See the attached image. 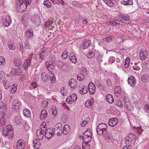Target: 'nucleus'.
<instances>
[{
  "label": "nucleus",
  "mask_w": 149,
  "mask_h": 149,
  "mask_svg": "<svg viewBox=\"0 0 149 149\" xmlns=\"http://www.w3.org/2000/svg\"><path fill=\"white\" fill-rule=\"evenodd\" d=\"M115 93L120 94L121 93V88L119 86H115L114 89Z\"/></svg>",
  "instance_id": "52"
},
{
  "label": "nucleus",
  "mask_w": 149,
  "mask_h": 149,
  "mask_svg": "<svg viewBox=\"0 0 149 149\" xmlns=\"http://www.w3.org/2000/svg\"><path fill=\"white\" fill-rule=\"evenodd\" d=\"M8 46L10 49L13 50L15 49V46L14 42L11 40L8 41L7 43Z\"/></svg>",
  "instance_id": "23"
},
{
  "label": "nucleus",
  "mask_w": 149,
  "mask_h": 149,
  "mask_svg": "<svg viewBox=\"0 0 149 149\" xmlns=\"http://www.w3.org/2000/svg\"><path fill=\"white\" fill-rule=\"evenodd\" d=\"M6 63L5 60L3 56H0V65H3Z\"/></svg>",
  "instance_id": "56"
},
{
  "label": "nucleus",
  "mask_w": 149,
  "mask_h": 149,
  "mask_svg": "<svg viewBox=\"0 0 149 149\" xmlns=\"http://www.w3.org/2000/svg\"><path fill=\"white\" fill-rule=\"evenodd\" d=\"M81 72L79 73L77 76V79L79 81L84 80L85 75L87 73L86 69L84 67H82L81 69Z\"/></svg>",
  "instance_id": "5"
},
{
  "label": "nucleus",
  "mask_w": 149,
  "mask_h": 149,
  "mask_svg": "<svg viewBox=\"0 0 149 149\" xmlns=\"http://www.w3.org/2000/svg\"><path fill=\"white\" fill-rule=\"evenodd\" d=\"M47 116V111L45 109L42 110L40 118V120H42L45 119Z\"/></svg>",
  "instance_id": "26"
},
{
  "label": "nucleus",
  "mask_w": 149,
  "mask_h": 149,
  "mask_svg": "<svg viewBox=\"0 0 149 149\" xmlns=\"http://www.w3.org/2000/svg\"><path fill=\"white\" fill-rule=\"evenodd\" d=\"M29 60L26 59L24 62V67L26 70L30 66L31 62Z\"/></svg>",
  "instance_id": "36"
},
{
  "label": "nucleus",
  "mask_w": 149,
  "mask_h": 149,
  "mask_svg": "<svg viewBox=\"0 0 149 149\" xmlns=\"http://www.w3.org/2000/svg\"><path fill=\"white\" fill-rule=\"evenodd\" d=\"M114 19H115V21H116V22H121L122 23H125V22H124V21H123V20L121 18L119 17L118 18V17H116L115 18H114Z\"/></svg>",
  "instance_id": "63"
},
{
  "label": "nucleus",
  "mask_w": 149,
  "mask_h": 149,
  "mask_svg": "<svg viewBox=\"0 0 149 149\" xmlns=\"http://www.w3.org/2000/svg\"><path fill=\"white\" fill-rule=\"evenodd\" d=\"M25 48L26 49H31V47L29 42L26 40L25 42Z\"/></svg>",
  "instance_id": "47"
},
{
  "label": "nucleus",
  "mask_w": 149,
  "mask_h": 149,
  "mask_svg": "<svg viewBox=\"0 0 149 149\" xmlns=\"http://www.w3.org/2000/svg\"><path fill=\"white\" fill-rule=\"evenodd\" d=\"M141 80L143 82L147 83L149 80V77L146 75H143L141 77Z\"/></svg>",
  "instance_id": "32"
},
{
  "label": "nucleus",
  "mask_w": 149,
  "mask_h": 149,
  "mask_svg": "<svg viewBox=\"0 0 149 149\" xmlns=\"http://www.w3.org/2000/svg\"><path fill=\"white\" fill-rule=\"evenodd\" d=\"M22 63V61L18 57H16L14 59V64L15 66H19Z\"/></svg>",
  "instance_id": "25"
},
{
  "label": "nucleus",
  "mask_w": 149,
  "mask_h": 149,
  "mask_svg": "<svg viewBox=\"0 0 149 149\" xmlns=\"http://www.w3.org/2000/svg\"><path fill=\"white\" fill-rule=\"evenodd\" d=\"M23 128L26 131H28L30 129V127L29 124L26 122H25L24 124Z\"/></svg>",
  "instance_id": "46"
},
{
  "label": "nucleus",
  "mask_w": 149,
  "mask_h": 149,
  "mask_svg": "<svg viewBox=\"0 0 149 149\" xmlns=\"http://www.w3.org/2000/svg\"><path fill=\"white\" fill-rule=\"evenodd\" d=\"M43 4L48 8H50L52 6L51 3L49 1L47 0H44Z\"/></svg>",
  "instance_id": "40"
},
{
  "label": "nucleus",
  "mask_w": 149,
  "mask_h": 149,
  "mask_svg": "<svg viewBox=\"0 0 149 149\" xmlns=\"http://www.w3.org/2000/svg\"><path fill=\"white\" fill-rule=\"evenodd\" d=\"M128 84L131 86L134 87L136 84V79L134 77L132 76L129 77L127 79Z\"/></svg>",
  "instance_id": "10"
},
{
  "label": "nucleus",
  "mask_w": 149,
  "mask_h": 149,
  "mask_svg": "<svg viewBox=\"0 0 149 149\" xmlns=\"http://www.w3.org/2000/svg\"><path fill=\"white\" fill-rule=\"evenodd\" d=\"M61 93L62 95L63 96H66L68 94L67 91L63 87L61 88Z\"/></svg>",
  "instance_id": "58"
},
{
  "label": "nucleus",
  "mask_w": 149,
  "mask_h": 149,
  "mask_svg": "<svg viewBox=\"0 0 149 149\" xmlns=\"http://www.w3.org/2000/svg\"><path fill=\"white\" fill-rule=\"evenodd\" d=\"M144 109L145 112L149 113V104H146L144 106Z\"/></svg>",
  "instance_id": "60"
},
{
  "label": "nucleus",
  "mask_w": 149,
  "mask_h": 149,
  "mask_svg": "<svg viewBox=\"0 0 149 149\" xmlns=\"http://www.w3.org/2000/svg\"><path fill=\"white\" fill-rule=\"evenodd\" d=\"M107 100L109 103H112L114 101V99L112 96L110 94L107 95L106 96Z\"/></svg>",
  "instance_id": "29"
},
{
  "label": "nucleus",
  "mask_w": 149,
  "mask_h": 149,
  "mask_svg": "<svg viewBox=\"0 0 149 149\" xmlns=\"http://www.w3.org/2000/svg\"><path fill=\"white\" fill-rule=\"evenodd\" d=\"M118 17L121 18V19L123 20V21L126 22L129 20L130 18L129 16L126 14H120L118 15Z\"/></svg>",
  "instance_id": "27"
},
{
  "label": "nucleus",
  "mask_w": 149,
  "mask_h": 149,
  "mask_svg": "<svg viewBox=\"0 0 149 149\" xmlns=\"http://www.w3.org/2000/svg\"><path fill=\"white\" fill-rule=\"evenodd\" d=\"M121 3L122 4L126 6L131 5L133 3L132 0H122Z\"/></svg>",
  "instance_id": "28"
},
{
  "label": "nucleus",
  "mask_w": 149,
  "mask_h": 149,
  "mask_svg": "<svg viewBox=\"0 0 149 149\" xmlns=\"http://www.w3.org/2000/svg\"><path fill=\"white\" fill-rule=\"evenodd\" d=\"M18 46L19 47L18 48L19 51L21 52L22 54H23L24 53V50L23 45L21 43H20L18 44Z\"/></svg>",
  "instance_id": "42"
},
{
  "label": "nucleus",
  "mask_w": 149,
  "mask_h": 149,
  "mask_svg": "<svg viewBox=\"0 0 149 149\" xmlns=\"http://www.w3.org/2000/svg\"><path fill=\"white\" fill-rule=\"evenodd\" d=\"M46 54H42V53H39L38 56L39 58L42 61L44 59V58Z\"/></svg>",
  "instance_id": "61"
},
{
  "label": "nucleus",
  "mask_w": 149,
  "mask_h": 149,
  "mask_svg": "<svg viewBox=\"0 0 149 149\" xmlns=\"http://www.w3.org/2000/svg\"><path fill=\"white\" fill-rule=\"evenodd\" d=\"M107 85L108 86H112V83L111 82L110 79H108L106 80Z\"/></svg>",
  "instance_id": "64"
},
{
  "label": "nucleus",
  "mask_w": 149,
  "mask_h": 149,
  "mask_svg": "<svg viewBox=\"0 0 149 149\" xmlns=\"http://www.w3.org/2000/svg\"><path fill=\"white\" fill-rule=\"evenodd\" d=\"M63 132L65 134H68L70 131L69 126L68 125H65L63 128Z\"/></svg>",
  "instance_id": "30"
},
{
  "label": "nucleus",
  "mask_w": 149,
  "mask_h": 149,
  "mask_svg": "<svg viewBox=\"0 0 149 149\" xmlns=\"http://www.w3.org/2000/svg\"><path fill=\"white\" fill-rule=\"evenodd\" d=\"M29 4L25 3H23L22 1L17 2V0H16L15 6L17 10L20 12L24 11L27 9V6Z\"/></svg>",
  "instance_id": "1"
},
{
  "label": "nucleus",
  "mask_w": 149,
  "mask_h": 149,
  "mask_svg": "<svg viewBox=\"0 0 149 149\" xmlns=\"http://www.w3.org/2000/svg\"><path fill=\"white\" fill-rule=\"evenodd\" d=\"M112 40V38L111 37L104 38L103 39V43L105 44L107 42H109Z\"/></svg>",
  "instance_id": "51"
},
{
  "label": "nucleus",
  "mask_w": 149,
  "mask_h": 149,
  "mask_svg": "<svg viewBox=\"0 0 149 149\" xmlns=\"http://www.w3.org/2000/svg\"><path fill=\"white\" fill-rule=\"evenodd\" d=\"M2 132L3 134L5 136L9 135V136L12 137L13 135V131L10 125H8L6 127H4Z\"/></svg>",
  "instance_id": "3"
},
{
  "label": "nucleus",
  "mask_w": 149,
  "mask_h": 149,
  "mask_svg": "<svg viewBox=\"0 0 149 149\" xmlns=\"http://www.w3.org/2000/svg\"><path fill=\"white\" fill-rule=\"evenodd\" d=\"M130 64V58L129 57H127L125 60L124 67L125 68H127L129 66Z\"/></svg>",
  "instance_id": "44"
},
{
  "label": "nucleus",
  "mask_w": 149,
  "mask_h": 149,
  "mask_svg": "<svg viewBox=\"0 0 149 149\" xmlns=\"http://www.w3.org/2000/svg\"><path fill=\"white\" fill-rule=\"evenodd\" d=\"M87 143H83L82 144V148L83 149H90V147L88 146Z\"/></svg>",
  "instance_id": "54"
},
{
  "label": "nucleus",
  "mask_w": 149,
  "mask_h": 149,
  "mask_svg": "<svg viewBox=\"0 0 149 149\" xmlns=\"http://www.w3.org/2000/svg\"><path fill=\"white\" fill-rule=\"evenodd\" d=\"M33 34V30L31 29H28L25 32V36L27 38L32 37Z\"/></svg>",
  "instance_id": "21"
},
{
  "label": "nucleus",
  "mask_w": 149,
  "mask_h": 149,
  "mask_svg": "<svg viewBox=\"0 0 149 149\" xmlns=\"http://www.w3.org/2000/svg\"><path fill=\"white\" fill-rule=\"evenodd\" d=\"M25 15H24L22 17V22L23 23L24 26H26V24L28 22V19L27 18H25Z\"/></svg>",
  "instance_id": "43"
},
{
  "label": "nucleus",
  "mask_w": 149,
  "mask_h": 149,
  "mask_svg": "<svg viewBox=\"0 0 149 149\" xmlns=\"http://www.w3.org/2000/svg\"><path fill=\"white\" fill-rule=\"evenodd\" d=\"M88 89L91 94H93L95 91V87L94 84L92 82L89 83L88 85Z\"/></svg>",
  "instance_id": "14"
},
{
  "label": "nucleus",
  "mask_w": 149,
  "mask_h": 149,
  "mask_svg": "<svg viewBox=\"0 0 149 149\" xmlns=\"http://www.w3.org/2000/svg\"><path fill=\"white\" fill-rule=\"evenodd\" d=\"M33 146L35 149H39L40 146V142L38 139H35L33 141Z\"/></svg>",
  "instance_id": "20"
},
{
  "label": "nucleus",
  "mask_w": 149,
  "mask_h": 149,
  "mask_svg": "<svg viewBox=\"0 0 149 149\" xmlns=\"http://www.w3.org/2000/svg\"><path fill=\"white\" fill-rule=\"evenodd\" d=\"M45 65L47 70L50 72H52L54 68L53 63L50 61H47L46 62Z\"/></svg>",
  "instance_id": "18"
},
{
  "label": "nucleus",
  "mask_w": 149,
  "mask_h": 149,
  "mask_svg": "<svg viewBox=\"0 0 149 149\" xmlns=\"http://www.w3.org/2000/svg\"><path fill=\"white\" fill-rule=\"evenodd\" d=\"M91 43L90 40L84 39L82 40V43L81 46V48L85 49L88 48Z\"/></svg>",
  "instance_id": "9"
},
{
  "label": "nucleus",
  "mask_w": 149,
  "mask_h": 149,
  "mask_svg": "<svg viewBox=\"0 0 149 149\" xmlns=\"http://www.w3.org/2000/svg\"><path fill=\"white\" fill-rule=\"evenodd\" d=\"M45 133V136L47 139H50L54 136L55 133V131H54L52 128L46 129Z\"/></svg>",
  "instance_id": "6"
},
{
  "label": "nucleus",
  "mask_w": 149,
  "mask_h": 149,
  "mask_svg": "<svg viewBox=\"0 0 149 149\" xmlns=\"http://www.w3.org/2000/svg\"><path fill=\"white\" fill-rule=\"evenodd\" d=\"M21 104V103L19 100H15L13 101L12 103V108L16 109H19L20 108Z\"/></svg>",
  "instance_id": "15"
},
{
  "label": "nucleus",
  "mask_w": 149,
  "mask_h": 149,
  "mask_svg": "<svg viewBox=\"0 0 149 149\" xmlns=\"http://www.w3.org/2000/svg\"><path fill=\"white\" fill-rule=\"evenodd\" d=\"M148 55V53L145 49H143L141 50L139 54V57L141 60H145L147 58Z\"/></svg>",
  "instance_id": "13"
},
{
  "label": "nucleus",
  "mask_w": 149,
  "mask_h": 149,
  "mask_svg": "<svg viewBox=\"0 0 149 149\" xmlns=\"http://www.w3.org/2000/svg\"><path fill=\"white\" fill-rule=\"evenodd\" d=\"M107 129V125L106 124L102 123L99 124L96 128L97 132L99 135H101L102 134H105Z\"/></svg>",
  "instance_id": "2"
},
{
  "label": "nucleus",
  "mask_w": 149,
  "mask_h": 149,
  "mask_svg": "<svg viewBox=\"0 0 149 149\" xmlns=\"http://www.w3.org/2000/svg\"><path fill=\"white\" fill-rule=\"evenodd\" d=\"M72 4L74 6L78 8L80 7L81 6V4L79 2L76 1H73L72 2Z\"/></svg>",
  "instance_id": "55"
},
{
  "label": "nucleus",
  "mask_w": 149,
  "mask_h": 149,
  "mask_svg": "<svg viewBox=\"0 0 149 149\" xmlns=\"http://www.w3.org/2000/svg\"><path fill=\"white\" fill-rule=\"evenodd\" d=\"M92 132L89 129L86 130L83 135L82 139L84 140L89 143L91 140Z\"/></svg>",
  "instance_id": "4"
},
{
  "label": "nucleus",
  "mask_w": 149,
  "mask_h": 149,
  "mask_svg": "<svg viewBox=\"0 0 149 149\" xmlns=\"http://www.w3.org/2000/svg\"><path fill=\"white\" fill-rule=\"evenodd\" d=\"M95 56L94 53L91 52H89L86 55V56L88 58H91L94 57Z\"/></svg>",
  "instance_id": "57"
},
{
  "label": "nucleus",
  "mask_w": 149,
  "mask_h": 149,
  "mask_svg": "<svg viewBox=\"0 0 149 149\" xmlns=\"http://www.w3.org/2000/svg\"><path fill=\"white\" fill-rule=\"evenodd\" d=\"M50 80L52 83L55 82L56 81V77L54 74L51 72L50 74Z\"/></svg>",
  "instance_id": "48"
},
{
  "label": "nucleus",
  "mask_w": 149,
  "mask_h": 149,
  "mask_svg": "<svg viewBox=\"0 0 149 149\" xmlns=\"http://www.w3.org/2000/svg\"><path fill=\"white\" fill-rule=\"evenodd\" d=\"M77 99V96L75 94H71L68 96L66 99V102L70 104H71L75 102Z\"/></svg>",
  "instance_id": "7"
},
{
  "label": "nucleus",
  "mask_w": 149,
  "mask_h": 149,
  "mask_svg": "<svg viewBox=\"0 0 149 149\" xmlns=\"http://www.w3.org/2000/svg\"><path fill=\"white\" fill-rule=\"evenodd\" d=\"M62 125L61 123H57L55 126L54 128L53 129L54 131L58 130L57 132H62Z\"/></svg>",
  "instance_id": "24"
},
{
  "label": "nucleus",
  "mask_w": 149,
  "mask_h": 149,
  "mask_svg": "<svg viewBox=\"0 0 149 149\" xmlns=\"http://www.w3.org/2000/svg\"><path fill=\"white\" fill-rule=\"evenodd\" d=\"M115 61V58L113 56L110 57L109 59V63L112 64V63H113Z\"/></svg>",
  "instance_id": "62"
},
{
  "label": "nucleus",
  "mask_w": 149,
  "mask_h": 149,
  "mask_svg": "<svg viewBox=\"0 0 149 149\" xmlns=\"http://www.w3.org/2000/svg\"><path fill=\"white\" fill-rule=\"evenodd\" d=\"M88 92V89L87 86H85L82 87V89L79 90V92L81 95L85 94L87 93Z\"/></svg>",
  "instance_id": "31"
},
{
  "label": "nucleus",
  "mask_w": 149,
  "mask_h": 149,
  "mask_svg": "<svg viewBox=\"0 0 149 149\" xmlns=\"http://www.w3.org/2000/svg\"><path fill=\"white\" fill-rule=\"evenodd\" d=\"M52 23V22L51 20H49L46 22L45 24V26L46 27H49L50 26Z\"/></svg>",
  "instance_id": "59"
},
{
  "label": "nucleus",
  "mask_w": 149,
  "mask_h": 149,
  "mask_svg": "<svg viewBox=\"0 0 149 149\" xmlns=\"http://www.w3.org/2000/svg\"><path fill=\"white\" fill-rule=\"evenodd\" d=\"M71 55L70 56V61L73 63H75L77 62V59L76 56L74 55Z\"/></svg>",
  "instance_id": "39"
},
{
  "label": "nucleus",
  "mask_w": 149,
  "mask_h": 149,
  "mask_svg": "<svg viewBox=\"0 0 149 149\" xmlns=\"http://www.w3.org/2000/svg\"><path fill=\"white\" fill-rule=\"evenodd\" d=\"M136 136L133 133H131L128 135V138L130 139V141H132L133 140L136 139Z\"/></svg>",
  "instance_id": "41"
},
{
  "label": "nucleus",
  "mask_w": 149,
  "mask_h": 149,
  "mask_svg": "<svg viewBox=\"0 0 149 149\" xmlns=\"http://www.w3.org/2000/svg\"><path fill=\"white\" fill-rule=\"evenodd\" d=\"M3 25L4 27L9 26L11 23L10 17L8 15L3 16L2 18Z\"/></svg>",
  "instance_id": "8"
},
{
  "label": "nucleus",
  "mask_w": 149,
  "mask_h": 149,
  "mask_svg": "<svg viewBox=\"0 0 149 149\" xmlns=\"http://www.w3.org/2000/svg\"><path fill=\"white\" fill-rule=\"evenodd\" d=\"M107 24L109 25H113L116 24H119V23L118 22H116L114 19L113 20V21H108Z\"/></svg>",
  "instance_id": "49"
},
{
  "label": "nucleus",
  "mask_w": 149,
  "mask_h": 149,
  "mask_svg": "<svg viewBox=\"0 0 149 149\" xmlns=\"http://www.w3.org/2000/svg\"><path fill=\"white\" fill-rule=\"evenodd\" d=\"M2 82L4 85V88L5 89H8L10 86V82L7 80L3 81Z\"/></svg>",
  "instance_id": "35"
},
{
  "label": "nucleus",
  "mask_w": 149,
  "mask_h": 149,
  "mask_svg": "<svg viewBox=\"0 0 149 149\" xmlns=\"http://www.w3.org/2000/svg\"><path fill=\"white\" fill-rule=\"evenodd\" d=\"M93 101L92 100L91 101L90 100H87L85 103L86 106L88 108H90L93 104Z\"/></svg>",
  "instance_id": "37"
},
{
  "label": "nucleus",
  "mask_w": 149,
  "mask_h": 149,
  "mask_svg": "<svg viewBox=\"0 0 149 149\" xmlns=\"http://www.w3.org/2000/svg\"><path fill=\"white\" fill-rule=\"evenodd\" d=\"M123 61L121 62L120 61V59L119 58H117L116 59V61L115 63L117 67L118 68H119L120 67H121L122 66L123 64Z\"/></svg>",
  "instance_id": "34"
},
{
  "label": "nucleus",
  "mask_w": 149,
  "mask_h": 149,
  "mask_svg": "<svg viewBox=\"0 0 149 149\" xmlns=\"http://www.w3.org/2000/svg\"><path fill=\"white\" fill-rule=\"evenodd\" d=\"M118 120L117 118H113L109 120V124L111 127H113L118 124Z\"/></svg>",
  "instance_id": "16"
},
{
  "label": "nucleus",
  "mask_w": 149,
  "mask_h": 149,
  "mask_svg": "<svg viewBox=\"0 0 149 149\" xmlns=\"http://www.w3.org/2000/svg\"><path fill=\"white\" fill-rule=\"evenodd\" d=\"M38 87L36 83V82H33L30 85L29 88L31 89L36 88Z\"/></svg>",
  "instance_id": "45"
},
{
  "label": "nucleus",
  "mask_w": 149,
  "mask_h": 149,
  "mask_svg": "<svg viewBox=\"0 0 149 149\" xmlns=\"http://www.w3.org/2000/svg\"><path fill=\"white\" fill-rule=\"evenodd\" d=\"M17 84H15L13 85V87L10 91V93H15L17 90Z\"/></svg>",
  "instance_id": "53"
},
{
  "label": "nucleus",
  "mask_w": 149,
  "mask_h": 149,
  "mask_svg": "<svg viewBox=\"0 0 149 149\" xmlns=\"http://www.w3.org/2000/svg\"><path fill=\"white\" fill-rule=\"evenodd\" d=\"M25 144L24 142L22 139L18 141L16 143L17 149H24Z\"/></svg>",
  "instance_id": "17"
},
{
  "label": "nucleus",
  "mask_w": 149,
  "mask_h": 149,
  "mask_svg": "<svg viewBox=\"0 0 149 149\" xmlns=\"http://www.w3.org/2000/svg\"><path fill=\"white\" fill-rule=\"evenodd\" d=\"M45 127L44 128V129H39L37 131L36 136L38 138V139L41 140L43 138L45 132Z\"/></svg>",
  "instance_id": "12"
},
{
  "label": "nucleus",
  "mask_w": 149,
  "mask_h": 149,
  "mask_svg": "<svg viewBox=\"0 0 149 149\" xmlns=\"http://www.w3.org/2000/svg\"><path fill=\"white\" fill-rule=\"evenodd\" d=\"M105 3L107 5V6L110 7H113L114 6V4L112 0H104Z\"/></svg>",
  "instance_id": "38"
},
{
  "label": "nucleus",
  "mask_w": 149,
  "mask_h": 149,
  "mask_svg": "<svg viewBox=\"0 0 149 149\" xmlns=\"http://www.w3.org/2000/svg\"><path fill=\"white\" fill-rule=\"evenodd\" d=\"M23 114L24 116L26 117H29L30 116L31 113L30 111L28 109H26L23 111Z\"/></svg>",
  "instance_id": "33"
},
{
  "label": "nucleus",
  "mask_w": 149,
  "mask_h": 149,
  "mask_svg": "<svg viewBox=\"0 0 149 149\" xmlns=\"http://www.w3.org/2000/svg\"><path fill=\"white\" fill-rule=\"evenodd\" d=\"M105 139L107 141L110 142H113L115 140L111 134H107L105 136Z\"/></svg>",
  "instance_id": "22"
},
{
  "label": "nucleus",
  "mask_w": 149,
  "mask_h": 149,
  "mask_svg": "<svg viewBox=\"0 0 149 149\" xmlns=\"http://www.w3.org/2000/svg\"><path fill=\"white\" fill-rule=\"evenodd\" d=\"M41 80L44 83L47 82L49 80V76L46 72H43L41 73Z\"/></svg>",
  "instance_id": "19"
},
{
  "label": "nucleus",
  "mask_w": 149,
  "mask_h": 149,
  "mask_svg": "<svg viewBox=\"0 0 149 149\" xmlns=\"http://www.w3.org/2000/svg\"><path fill=\"white\" fill-rule=\"evenodd\" d=\"M77 85V81L75 79H72L69 81V86L72 90H73L76 88Z\"/></svg>",
  "instance_id": "11"
},
{
  "label": "nucleus",
  "mask_w": 149,
  "mask_h": 149,
  "mask_svg": "<svg viewBox=\"0 0 149 149\" xmlns=\"http://www.w3.org/2000/svg\"><path fill=\"white\" fill-rule=\"evenodd\" d=\"M67 53H69V51H67L66 50L64 51L62 55V58L63 60L65 59L67 57Z\"/></svg>",
  "instance_id": "50"
}]
</instances>
